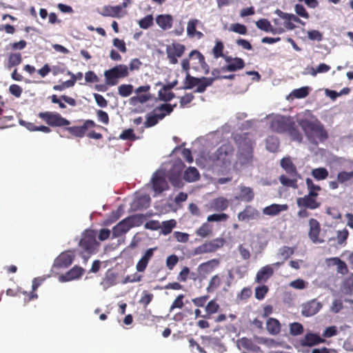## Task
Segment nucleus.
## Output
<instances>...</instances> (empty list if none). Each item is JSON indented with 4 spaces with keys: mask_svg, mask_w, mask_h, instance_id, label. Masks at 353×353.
Returning <instances> with one entry per match:
<instances>
[{
    "mask_svg": "<svg viewBox=\"0 0 353 353\" xmlns=\"http://www.w3.org/2000/svg\"><path fill=\"white\" fill-rule=\"evenodd\" d=\"M234 139L238 145V163L242 166L251 165L254 159V141L250 137V134H237Z\"/></svg>",
    "mask_w": 353,
    "mask_h": 353,
    "instance_id": "1",
    "label": "nucleus"
},
{
    "mask_svg": "<svg viewBox=\"0 0 353 353\" xmlns=\"http://www.w3.org/2000/svg\"><path fill=\"white\" fill-rule=\"evenodd\" d=\"M298 123L310 142H323L327 139V132L319 119H300L298 120Z\"/></svg>",
    "mask_w": 353,
    "mask_h": 353,
    "instance_id": "2",
    "label": "nucleus"
},
{
    "mask_svg": "<svg viewBox=\"0 0 353 353\" xmlns=\"http://www.w3.org/2000/svg\"><path fill=\"white\" fill-rule=\"evenodd\" d=\"M270 128L278 133H288L292 141L299 143L302 141V134L299 132L295 122L289 117L281 116L273 119L270 123Z\"/></svg>",
    "mask_w": 353,
    "mask_h": 353,
    "instance_id": "3",
    "label": "nucleus"
},
{
    "mask_svg": "<svg viewBox=\"0 0 353 353\" xmlns=\"http://www.w3.org/2000/svg\"><path fill=\"white\" fill-rule=\"evenodd\" d=\"M281 167L285 171V174H282L279 176L280 183L285 187L297 188H298V179L300 175L297 169L291 160L290 157H284L281 160Z\"/></svg>",
    "mask_w": 353,
    "mask_h": 353,
    "instance_id": "4",
    "label": "nucleus"
},
{
    "mask_svg": "<svg viewBox=\"0 0 353 353\" xmlns=\"http://www.w3.org/2000/svg\"><path fill=\"white\" fill-rule=\"evenodd\" d=\"M195 71H203L205 74L210 72V67L205 61V57L197 50H192L188 58L181 61V67L183 71H190V66Z\"/></svg>",
    "mask_w": 353,
    "mask_h": 353,
    "instance_id": "5",
    "label": "nucleus"
},
{
    "mask_svg": "<svg viewBox=\"0 0 353 353\" xmlns=\"http://www.w3.org/2000/svg\"><path fill=\"white\" fill-rule=\"evenodd\" d=\"M145 219V216L142 214H137L125 218L112 228V239L125 234L132 228L141 226Z\"/></svg>",
    "mask_w": 353,
    "mask_h": 353,
    "instance_id": "6",
    "label": "nucleus"
},
{
    "mask_svg": "<svg viewBox=\"0 0 353 353\" xmlns=\"http://www.w3.org/2000/svg\"><path fill=\"white\" fill-rule=\"evenodd\" d=\"M171 113L172 108L170 103H163L156 107L151 113L146 115L144 127L148 128L154 126L160 120Z\"/></svg>",
    "mask_w": 353,
    "mask_h": 353,
    "instance_id": "7",
    "label": "nucleus"
},
{
    "mask_svg": "<svg viewBox=\"0 0 353 353\" xmlns=\"http://www.w3.org/2000/svg\"><path fill=\"white\" fill-rule=\"evenodd\" d=\"M212 85V80L208 77H194L190 74L189 71L186 72V77L183 81V90H191L196 86L194 92L203 93L205 91L206 88Z\"/></svg>",
    "mask_w": 353,
    "mask_h": 353,
    "instance_id": "8",
    "label": "nucleus"
},
{
    "mask_svg": "<svg viewBox=\"0 0 353 353\" xmlns=\"http://www.w3.org/2000/svg\"><path fill=\"white\" fill-rule=\"evenodd\" d=\"M234 149L230 143L221 145L214 153L210 156L212 161H219L223 165L230 163Z\"/></svg>",
    "mask_w": 353,
    "mask_h": 353,
    "instance_id": "9",
    "label": "nucleus"
},
{
    "mask_svg": "<svg viewBox=\"0 0 353 353\" xmlns=\"http://www.w3.org/2000/svg\"><path fill=\"white\" fill-rule=\"evenodd\" d=\"M38 117L43 119L48 125L52 127L68 126L70 121L63 117L60 114L54 112H41Z\"/></svg>",
    "mask_w": 353,
    "mask_h": 353,
    "instance_id": "10",
    "label": "nucleus"
},
{
    "mask_svg": "<svg viewBox=\"0 0 353 353\" xmlns=\"http://www.w3.org/2000/svg\"><path fill=\"white\" fill-rule=\"evenodd\" d=\"M79 246L88 254L94 253L99 246L95 232L93 230H88L83 233L79 241Z\"/></svg>",
    "mask_w": 353,
    "mask_h": 353,
    "instance_id": "11",
    "label": "nucleus"
},
{
    "mask_svg": "<svg viewBox=\"0 0 353 353\" xmlns=\"http://www.w3.org/2000/svg\"><path fill=\"white\" fill-rule=\"evenodd\" d=\"M185 51L183 44L174 42L168 45L165 49L167 58L170 63L175 65L178 63V58H181Z\"/></svg>",
    "mask_w": 353,
    "mask_h": 353,
    "instance_id": "12",
    "label": "nucleus"
},
{
    "mask_svg": "<svg viewBox=\"0 0 353 353\" xmlns=\"http://www.w3.org/2000/svg\"><path fill=\"white\" fill-rule=\"evenodd\" d=\"M225 240L223 238H216L212 241H206L195 249V253L202 254L205 253L214 252L223 247Z\"/></svg>",
    "mask_w": 353,
    "mask_h": 353,
    "instance_id": "13",
    "label": "nucleus"
},
{
    "mask_svg": "<svg viewBox=\"0 0 353 353\" xmlns=\"http://www.w3.org/2000/svg\"><path fill=\"white\" fill-rule=\"evenodd\" d=\"M96 124L92 120H86L81 126L74 125L67 127L65 130H67L72 136L78 138H82L86 134V132L89 128L95 127Z\"/></svg>",
    "mask_w": 353,
    "mask_h": 353,
    "instance_id": "14",
    "label": "nucleus"
},
{
    "mask_svg": "<svg viewBox=\"0 0 353 353\" xmlns=\"http://www.w3.org/2000/svg\"><path fill=\"white\" fill-rule=\"evenodd\" d=\"M224 59L228 64L221 67L223 72H235L245 67V62L241 58L227 56Z\"/></svg>",
    "mask_w": 353,
    "mask_h": 353,
    "instance_id": "15",
    "label": "nucleus"
},
{
    "mask_svg": "<svg viewBox=\"0 0 353 353\" xmlns=\"http://www.w3.org/2000/svg\"><path fill=\"white\" fill-rule=\"evenodd\" d=\"M74 256L70 252L61 253L54 260L53 267L57 269L67 268L74 261Z\"/></svg>",
    "mask_w": 353,
    "mask_h": 353,
    "instance_id": "16",
    "label": "nucleus"
},
{
    "mask_svg": "<svg viewBox=\"0 0 353 353\" xmlns=\"http://www.w3.org/2000/svg\"><path fill=\"white\" fill-rule=\"evenodd\" d=\"M158 249L157 247L151 248L145 251L141 259L136 265L137 271L143 272L145 270L150 261L152 259L154 252Z\"/></svg>",
    "mask_w": 353,
    "mask_h": 353,
    "instance_id": "17",
    "label": "nucleus"
},
{
    "mask_svg": "<svg viewBox=\"0 0 353 353\" xmlns=\"http://www.w3.org/2000/svg\"><path fill=\"white\" fill-rule=\"evenodd\" d=\"M322 307V304L316 299H312L302 305L301 314L304 316H312L316 314Z\"/></svg>",
    "mask_w": 353,
    "mask_h": 353,
    "instance_id": "18",
    "label": "nucleus"
},
{
    "mask_svg": "<svg viewBox=\"0 0 353 353\" xmlns=\"http://www.w3.org/2000/svg\"><path fill=\"white\" fill-rule=\"evenodd\" d=\"M152 182L153 190L157 194H161L169 188L167 181L161 173L156 172L152 176Z\"/></svg>",
    "mask_w": 353,
    "mask_h": 353,
    "instance_id": "19",
    "label": "nucleus"
},
{
    "mask_svg": "<svg viewBox=\"0 0 353 353\" xmlns=\"http://www.w3.org/2000/svg\"><path fill=\"white\" fill-rule=\"evenodd\" d=\"M310 230L308 235L311 241L316 243H323V240L319 239V236L321 232V227L319 221L315 219L309 220Z\"/></svg>",
    "mask_w": 353,
    "mask_h": 353,
    "instance_id": "20",
    "label": "nucleus"
},
{
    "mask_svg": "<svg viewBox=\"0 0 353 353\" xmlns=\"http://www.w3.org/2000/svg\"><path fill=\"white\" fill-rule=\"evenodd\" d=\"M239 193L234 196L235 200L248 203L254 199V192L252 188L241 184L239 186Z\"/></svg>",
    "mask_w": 353,
    "mask_h": 353,
    "instance_id": "21",
    "label": "nucleus"
},
{
    "mask_svg": "<svg viewBox=\"0 0 353 353\" xmlns=\"http://www.w3.org/2000/svg\"><path fill=\"white\" fill-rule=\"evenodd\" d=\"M324 341L325 340L316 334L307 333L304 338L300 341V343L303 347H312Z\"/></svg>",
    "mask_w": 353,
    "mask_h": 353,
    "instance_id": "22",
    "label": "nucleus"
},
{
    "mask_svg": "<svg viewBox=\"0 0 353 353\" xmlns=\"http://www.w3.org/2000/svg\"><path fill=\"white\" fill-rule=\"evenodd\" d=\"M274 274V270L271 265L262 267L256 273L255 281L258 283H265Z\"/></svg>",
    "mask_w": 353,
    "mask_h": 353,
    "instance_id": "23",
    "label": "nucleus"
},
{
    "mask_svg": "<svg viewBox=\"0 0 353 353\" xmlns=\"http://www.w3.org/2000/svg\"><path fill=\"white\" fill-rule=\"evenodd\" d=\"M296 203L299 207L314 210L320 207L321 203L316 199L310 198L306 196L297 199Z\"/></svg>",
    "mask_w": 353,
    "mask_h": 353,
    "instance_id": "24",
    "label": "nucleus"
},
{
    "mask_svg": "<svg viewBox=\"0 0 353 353\" xmlns=\"http://www.w3.org/2000/svg\"><path fill=\"white\" fill-rule=\"evenodd\" d=\"M117 274L112 270L109 269L106 272L104 278L101 282V285L104 290H108L110 287L117 284Z\"/></svg>",
    "mask_w": 353,
    "mask_h": 353,
    "instance_id": "25",
    "label": "nucleus"
},
{
    "mask_svg": "<svg viewBox=\"0 0 353 353\" xmlns=\"http://www.w3.org/2000/svg\"><path fill=\"white\" fill-rule=\"evenodd\" d=\"M256 27L266 32H272V34H282L284 30L281 28H273L270 22L266 19H261L256 22Z\"/></svg>",
    "mask_w": 353,
    "mask_h": 353,
    "instance_id": "26",
    "label": "nucleus"
},
{
    "mask_svg": "<svg viewBox=\"0 0 353 353\" xmlns=\"http://www.w3.org/2000/svg\"><path fill=\"white\" fill-rule=\"evenodd\" d=\"M237 345L239 348H242L254 353H258L260 351V347L256 345L252 339L246 337H243L239 339Z\"/></svg>",
    "mask_w": 353,
    "mask_h": 353,
    "instance_id": "27",
    "label": "nucleus"
},
{
    "mask_svg": "<svg viewBox=\"0 0 353 353\" xmlns=\"http://www.w3.org/2000/svg\"><path fill=\"white\" fill-rule=\"evenodd\" d=\"M237 216L240 221L252 220L259 216V212L251 205H247L242 212L238 214Z\"/></svg>",
    "mask_w": 353,
    "mask_h": 353,
    "instance_id": "28",
    "label": "nucleus"
},
{
    "mask_svg": "<svg viewBox=\"0 0 353 353\" xmlns=\"http://www.w3.org/2000/svg\"><path fill=\"white\" fill-rule=\"evenodd\" d=\"M84 270L81 267L74 266L68 271L65 274L61 276V281H69L79 279L83 274Z\"/></svg>",
    "mask_w": 353,
    "mask_h": 353,
    "instance_id": "29",
    "label": "nucleus"
},
{
    "mask_svg": "<svg viewBox=\"0 0 353 353\" xmlns=\"http://www.w3.org/2000/svg\"><path fill=\"white\" fill-rule=\"evenodd\" d=\"M157 24L163 30H169L173 23V17L170 14H159L156 17Z\"/></svg>",
    "mask_w": 353,
    "mask_h": 353,
    "instance_id": "30",
    "label": "nucleus"
},
{
    "mask_svg": "<svg viewBox=\"0 0 353 353\" xmlns=\"http://www.w3.org/2000/svg\"><path fill=\"white\" fill-rule=\"evenodd\" d=\"M219 265V259H213L200 264L198 267V271L201 274H207L212 272Z\"/></svg>",
    "mask_w": 353,
    "mask_h": 353,
    "instance_id": "31",
    "label": "nucleus"
},
{
    "mask_svg": "<svg viewBox=\"0 0 353 353\" xmlns=\"http://www.w3.org/2000/svg\"><path fill=\"white\" fill-rule=\"evenodd\" d=\"M45 280H46V276H44L34 278L32 280V291L30 293H28L27 292H23V294H25L28 296V301H30L31 300L36 299L38 298V295L37 293H35V291L44 282Z\"/></svg>",
    "mask_w": 353,
    "mask_h": 353,
    "instance_id": "32",
    "label": "nucleus"
},
{
    "mask_svg": "<svg viewBox=\"0 0 353 353\" xmlns=\"http://www.w3.org/2000/svg\"><path fill=\"white\" fill-rule=\"evenodd\" d=\"M150 198L148 195H143L137 197L132 203L134 210L146 209L150 206Z\"/></svg>",
    "mask_w": 353,
    "mask_h": 353,
    "instance_id": "33",
    "label": "nucleus"
},
{
    "mask_svg": "<svg viewBox=\"0 0 353 353\" xmlns=\"http://www.w3.org/2000/svg\"><path fill=\"white\" fill-rule=\"evenodd\" d=\"M199 23V21L196 19H190L187 26V33L190 37H197L198 39L203 37V34L201 32L196 31V27Z\"/></svg>",
    "mask_w": 353,
    "mask_h": 353,
    "instance_id": "34",
    "label": "nucleus"
},
{
    "mask_svg": "<svg viewBox=\"0 0 353 353\" xmlns=\"http://www.w3.org/2000/svg\"><path fill=\"white\" fill-rule=\"evenodd\" d=\"M266 329L272 335H276L281 332V323L274 318H269L266 322Z\"/></svg>",
    "mask_w": 353,
    "mask_h": 353,
    "instance_id": "35",
    "label": "nucleus"
},
{
    "mask_svg": "<svg viewBox=\"0 0 353 353\" xmlns=\"http://www.w3.org/2000/svg\"><path fill=\"white\" fill-rule=\"evenodd\" d=\"M22 56L19 52H12L8 55V62L6 65L7 69L10 70L12 68L20 65L22 62Z\"/></svg>",
    "mask_w": 353,
    "mask_h": 353,
    "instance_id": "36",
    "label": "nucleus"
},
{
    "mask_svg": "<svg viewBox=\"0 0 353 353\" xmlns=\"http://www.w3.org/2000/svg\"><path fill=\"white\" fill-rule=\"evenodd\" d=\"M212 208L215 211H223L229 206V201L222 196L214 199L212 201Z\"/></svg>",
    "mask_w": 353,
    "mask_h": 353,
    "instance_id": "37",
    "label": "nucleus"
},
{
    "mask_svg": "<svg viewBox=\"0 0 353 353\" xmlns=\"http://www.w3.org/2000/svg\"><path fill=\"white\" fill-rule=\"evenodd\" d=\"M287 208L286 205L272 204L263 209V213L266 215L275 216Z\"/></svg>",
    "mask_w": 353,
    "mask_h": 353,
    "instance_id": "38",
    "label": "nucleus"
},
{
    "mask_svg": "<svg viewBox=\"0 0 353 353\" xmlns=\"http://www.w3.org/2000/svg\"><path fill=\"white\" fill-rule=\"evenodd\" d=\"M213 227L208 222L203 223L196 231L195 234L201 237L206 238L212 234Z\"/></svg>",
    "mask_w": 353,
    "mask_h": 353,
    "instance_id": "39",
    "label": "nucleus"
},
{
    "mask_svg": "<svg viewBox=\"0 0 353 353\" xmlns=\"http://www.w3.org/2000/svg\"><path fill=\"white\" fill-rule=\"evenodd\" d=\"M118 79H123L129 75L128 68L126 65L119 64L110 69Z\"/></svg>",
    "mask_w": 353,
    "mask_h": 353,
    "instance_id": "40",
    "label": "nucleus"
},
{
    "mask_svg": "<svg viewBox=\"0 0 353 353\" xmlns=\"http://www.w3.org/2000/svg\"><path fill=\"white\" fill-rule=\"evenodd\" d=\"M200 174L197 169L194 167L188 168L183 175V179L188 182H194L199 180Z\"/></svg>",
    "mask_w": 353,
    "mask_h": 353,
    "instance_id": "41",
    "label": "nucleus"
},
{
    "mask_svg": "<svg viewBox=\"0 0 353 353\" xmlns=\"http://www.w3.org/2000/svg\"><path fill=\"white\" fill-rule=\"evenodd\" d=\"M219 309V304L215 301V300H211L206 305L205 310L206 312V314L202 315V317L204 319L210 318L211 314H215L218 312Z\"/></svg>",
    "mask_w": 353,
    "mask_h": 353,
    "instance_id": "42",
    "label": "nucleus"
},
{
    "mask_svg": "<svg viewBox=\"0 0 353 353\" xmlns=\"http://www.w3.org/2000/svg\"><path fill=\"white\" fill-rule=\"evenodd\" d=\"M279 147V140L277 137L270 136L266 139V149L271 152L278 151Z\"/></svg>",
    "mask_w": 353,
    "mask_h": 353,
    "instance_id": "43",
    "label": "nucleus"
},
{
    "mask_svg": "<svg viewBox=\"0 0 353 353\" xmlns=\"http://www.w3.org/2000/svg\"><path fill=\"white\" fill-rule=\"evenodd\" d=\"M121 10H122V7L120 6H105V7H104L103 12L101 13V14L105 17H118L119 14L121 11Z\"/></svg>",
    "mask_w": 353,
    "mask_h": 353,
    "instance_id": "44",
    "label": "nucleus"
},
{
    "mask_svg": "<svg viewBox=\"0 0 353 353\" xmlns=\"http://www.w3.org/2000/svg\"><path fill=\"white\" fill-rule=\"evenodd\" d=\"M105 83L108 86H114L118 84L119 79L112 71L107 70L104 72Z\"/></svg>",
    "mask_w": 353,
    "mask_h": 353,
    "instance_id": "45",
    "label": "nucleus"
},
{
    "mask_svg": "<svg viewBox=\"0 0 353 353\" xmlns=\"http://www.w3.org/2000/svg\"><path fill=\"white\" fill-rule=\"evenodd\" d=\"M312 176L316 180H324L328 176V171L325 168H315L312 170Z\"/></svg>",
    "mask_w": 353,
    "mask_h": 353,
    "instance_id": "46",
    "label": "nucleus"
},
{
    "mask_svg": "<svg viewBox=\"0 0 353 353\" xmlns=\"http://www.w3.org/2000/svg\"><path fill=\"white\" fill-rule=\"evenodd\" d=\"M176 221L174 219L162 222L160 228L161 229V233L164 235L169 234L172 232V230L176 226Z\"/></svg>",
    "mask_w": 353,
    "mask_h": 353,
    "instance_id": "47",
    "label": "nucleus"
},
{
    "mask_svg": "<svg viewBox=\"0 0 353 353\" xmlns=\"http://www.w3.org/2000/svg\"><path fill=\"white\" fill-rule=\"evenodd\" d=\"M133 92V85L131 84H121L118 87V93L122 97H129Z\"/></svg>",
    "mask_w": 353,
    "mask_h": 353,
    "instance_id": "48",
    "label": "nucleus"
},
{
    "mask_svg": "<svg viewBox=\"0 0 353 353\" xmlns=\"http://www.w3.org/2000/svg\"><path fill=\"white\" fill-rule=\"evenodd\" d=\"M224 46L221 41H217L212 49V52L214 58L218 59L223 57L224 59L225 55L223 54Z\"/></svg>",
    "mask_w": 353,
    "mask_h": 353,
    "instance_id": "49",
    "label": "nucleus"
},
{
    "mask_svg": "<svg viewBox=\"0 0 353 353\" xmlns=\"http://www.w3.org/2000/svg\"><path fill=\"white\" fill-rule=\"evenodd\" d=\"M303 326L300 323H292L290 325V333L292 336L301 335L303 333Z\"/></svg>",
    "mask_w": 353,
    "mask_h": 353,
    "instance_id": "50",
    "label": "nucleus"
},
{
    "mask_svg": "<svg viewBox=\"0 0 353 353\" xmlns=\"http://www.w3.org/2000/svg\"><path fill=\"white\" fill-rule=\"evenodd\" d=\"M174 97L175 94L174 92H170L169 90H164L163 88L159 91V98L161 101L168 102Z\"/></svg>",
    "mask_w": 353,
    "mask_h": 353,
    "instance_id": "51",
    "label": "nucleus"
},
{
    "mask_svg": "<svg viewBox=\"0 0 353 353\" xmlns=\"http://www.w3.org/2000/svg\"><path fill=\"white\" fill-rule=\"evenodd\" d=\"M154 18L152 14L146 15L139 21V26L141 28L148 29L153 25Z\"/></svg>",
    "mask_w": 353,
    "mask_h": 353,
    "instance_id": "52",
    "label": "nucleus"
},
{
    "mask_svg": "<svg viewBox=\"0 0 353 353\" xmlns=\"http://www.w3.org/2000/svg\"><path fill=\"white\" fill-rule=\"evenodd\" d=\"M221 283V278L219 275H214L213 276L208 284V286L207 288L208 292H212L214 291L215 289L219 288Z\"/></svg>",
    "mask_w": 353,
    "mask_h": 353,
    "instance_id": "53",
    "label": "nucleus"
},
{
    "mask_svg": "<svg viewBox=\"0 0 353 353\" xmlns=\"http://www.w3.org/2000/svg\"><path fill=\"white\" fill-rule=\"evenodd\" d=\"M122 214V207L119 206L117 210L112 211L108 219L106 220V224H111L119 219Z\"/></svg>",
    "mask_w": 353,
    "mask_h": 353,
    "instance_id": "54",
    "label": "nucleus"
},
{
    "mask_svg": "<svg viewBox=\"0 0 353 353\" xmlns=\"http://www.w3.org/2000/svg\"><path fill=\"white\" fill-rule=\"evenodd\" d=\"M294 98L302 99L306 97L309 94L307 87H302L299 89H295L291 94Z\"/></svg>",
    "mask_w": 353,
    "mask_h": 353,
    "instance_id": "55",
    "label": "nucleus"
},
{
    "mask_svg": "<svg viewBox=\"0 0 353 353\" xmlns=\"http://www.w3.org/2000/svg\"><path fill=\"white\" fill-rule=\"evenodd\" d=\"M181 174H177L169 171L168 179L170 183L176 187H179L181 184Z\"/></svg>",
    "mask_w": 353,
    "mask_h": 353,
    "instance_id": "56",
    "label": "nucleus"
},
{
    "mask_svg": "<svg viewBox=\"0 0 353 353\" xmlns=\"http://www.w3.org/2000/svg\"><path fill=\"white\" fill-rule=\"evenodd\" d=\"M228 218H229V216L225 213L213 214H210L208 216L207 221H208V222L225 221L228 219Z\"/></svg>",
    "mask_w": 353,
    "mask_h": 353,
    "instance_id": "57",
    "label": "nucleus"
},
{
    "mask_svg": "<svg viewBox=\"0 0 353 353\" xmlns=\"http://www.w3.org/2000/svg\"><path fill=\"white\" fill-rule=\"evenodd\" d=\"M353 178V172H340L337 175L338 182L343 183L346 181L351 180Z\"/></svg>",
    "mask_w": 353,
    "mask_h": 353,
    "instance_id": "58",
    "label": "nucleus"
},
{
    "mask_svg": "<svg viewBox=\"0 0 353 353\" xmlns=\"http://www.w3.org/2000/svg\"><path fill=\"white\" fill-rule=\"evenodd\" d=\"M230 30L243 35L246 34L248 32L246 26L239 23L232 24Z\"/></svg>",
    "mask_w": 353,
    "mask_h": 353,
    "instance_id": "59",
    "label": "nucleus"
},
{
    "mask_svg": "<svg viewBox=\"0 0 353 353\" xmlns=\"http://www.w3.org/2000/svg\"><path fill=\"white\" fill-rule=\"evenodd\" d=\"M334 260L336 261L337 272L343 275L347 274L348 273V268L346 263L340 259H334Z\"/></svg>",
    "mask_w": 353,
    "mask_h": 353,
    "instance_id": "60",
    "label": "nucleus"
},
{
    "mask_svg": "<svg viewBox=\"0 0 353 353\" xmlns=\"http://www.w3.org/2000/svg\"><path fill=\"white\" fill-rule=\"evenodd\" d=\"M268 292V287L266 285H261L256 288L255 289V297L259 300L264 299L265 294Z\"/></svg>",
    "mask_w": 353,
    "mask_h": 353,
    "instance_id": "61",
    "label": "nucleus"
},
{
    "mask_svg": "<svg viewBox=\"0 0 353 353\" xmlns=\"http://www.w3.org/2000/svg\"><path fill=\"white\" fill-rule=\"evenodd\" d=\"M185 168V164L181 159L176 160L172 165L170 170V172H175L177 174H182V172Z\"/></svg>",
    "mask_w": 353,
    "mask_h": 353,
    "instance_id": "62",
    "label": "nucleus"
},
{
    "mask_svg": "<svg viewBox=\"0 0 353 353\" xmlns=\"http://www.w3.org/2000/svg\"><path fill=\"white\" fill-rule=\"evenodd\" d=\"M307 38L311 41H321L323 39V34L319 30H310L307 32Z\"/></svg>",
    "mask_w": 353,
    "mask_h": 353,
    "instance_id": "63",
    "label": "nucleus"
},
{
    "mask_svg": "<svg viewBox=\"0 0 353 353\" xmlns=\"http://www.w3.org/2000/svg\"><path fill=\"white\" fill-rule=\"evenodd\" d=\"M178 262L179 258L176 255H170L166 259V266L170 270H172Z\"/></svg>",
    "mask_w": 353,
    "mask_h": 353,
    "instance_id": "64",
    "label": "nucleus"
}]
</instances>
